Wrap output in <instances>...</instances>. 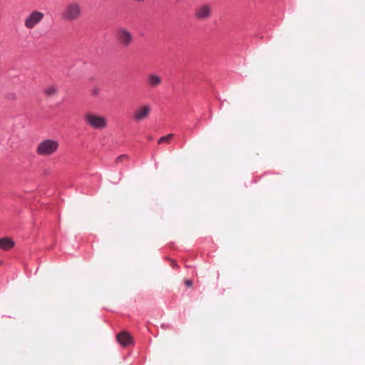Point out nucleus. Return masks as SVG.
<instances>
[{
    "instance_id": "obj_1",
    "label": "nucleus",
    "mask_w": 365,
    "mask_h": 365,
    "mask_svg": "<svg viewBox=\"0 0 365 365\" xmlns=\"http://www.w3.org/2000/svg\"><path fill=\"white\" fill-rule=\"evenodd\" d=\"M82 14L83 9L81 4L73 1L65 5L61 13V16L63 20L71 22L79 19Z\"/></svg>"
},
{
    "instance_id": "obj_2",
    "label": "nucleus",
    "mask_w": 365,
    "mask_h": 365,
    "mask_svg": "<svg viewBox=\"0 0 365 365\" xmlns=\"http://www.w3.org/2000/svg\"><path fill=\"white\" fill-rule=\"evenodd\" d=\"M83 120L91 128L103 130L108 127V118L93 112H87L83 115Z\"/></svg>"
},
{
    "instance_id": "obj_3",
    "label": "nucleus",
    "mask_w": 365,
    "mask_h": 365,
    "mask_svg": "<svg viewBox=\"0 0 365 365\" xmlns=\"http://www.w3.org/2000/svg\"><path fill=\"white\" fill-rule=\"evenodd\" d=\"M59 148V143L54 139H44L36 146V153L43 157H48L55 154Z\"/></svg>"
},
{
    "instance_id": "obj_4",
    "label": "nucleus",
    "mask_w": 365,
    "mask_h": 365,
    "mask_svg": "<svg viewBox=\"0 0 365 365\" xmlns=\"http://www.w3.org/2000/svg\"><path fill=\"white\" fill-rule=\"evenodd\" d=\"M44 17V13L38 10H33L25 17L24 25L29 30L34 29L43 21Z\"/></svg>"
},
{
    "instance_id": "obj_5",
    "label": "nucleus",
    "mask_w": 365,
    "mask_h": 365,
    "mask_svg": "<svg viewBox=\"0 0 365 365\" xmlns=\"http://www.w3.org/2000/svg\"><path fill=\"white\" fill-rule=\"evenodd\" d=\"M116 39L124 48L130 46L133 41V34L126 28L120 27L116 31Z\"/></svg>"
},
{
    "instance_id": "obj_6",
    "label": "nucleus",
    "mask_w": 365,
    "mask_h": 365,
    "mask_svg": "<svg viewBox=\"0 0 365 365\" xmlns=\"http://www.w3.org/2000/svg\"><path fill=\"white\" fill-rule=\"evenodd\" d=\"M152 108L149 104H143L138 107L133 113L132 119L140 123L148 119L151 113Z\"/></svg>"
},
{
    "instance_id": "obj_7",
    "label": "nucleus",
    "mask_w": 365,
    "mask_h": 365,
    "mask_svg": "<svg viewBox=\"0 0 365 365\" xmlns=\"http://www.w3.org/2000/svg\"><path fill=\"white\" fill-rule=\"evenodd\" d=\"M211 6L208 4H202L195 9L194 16L197 20L205 21L211 16Z\"/></svg>"
},
{
    "instance_id": "obj_8",
    "label": "nucleus",
    "mask_w": 365,
    "mask_h": 365,
    "mask_svg": "<svg viewBox=\"0 0 365 365\" xmlns=\"http://www.w3.org/2000/svg\"><path fill=\"white\" fill-rule=\"evenodd\" d=\"M116 338L118 343L123 346L132 343V337L126 331H121L116 336Z\"/></svg>"
},
{
    "instance_id": "obj_9",
    "label": "nucleus",
    "mask_w": 365,
    "mask_h": 365,
    "mask_svg": "<svg viewBox=\"0 0 365 365\" xmlns=\"http://www.w3.org/2000/svg\"><path fill=\"white\" fill-rule=\"evenodd\" d=\"M147 83L150 87L155 88L162 83V79L156 74H149L147 78Z\"/></svg>"
},
{
    "instance_id": "obj_10",
    "label": "nucleus",
    "mask_w": 365,
    "mask_h": 365,
    "mask_svg": "<svg viewBox=\"0 0 365 365\" xmlns=\"http://www.w3.org/2000/svg\"><path fill=\"white\" fill-rule=\"evenodd\" d=\"M14 246V242L7 237L0 238V248L3 250H9Z\"/></svg>"
},
{
    "instance_id": "obj_11",
    "label": "nucleus",
    "mask_w": 365,
    "mask_h": 365,
    "mask_svg": "<svg viewBox=\"0 0 365 365\" xmlns=\"http://www.w3.org/2000/svg\"><path fill=\"white\" fill-rule=\"evenodd\" d=\"M43 93L47 97H54L58 94V88L53 85L48 86L44 88Z\"/></svg>"
},
{
    "instance_id": "obj_12",
    "label": "nucleus",
    "mask_w": 365,
    "mask_h": 365,
    "mask_svg": "<svg viewBox=\"0 0 365 365\" xmlns=\"http://www.w3.org/2000/svg\"><path fill=\"white\" fill-rule=\"evenodd\" d=\"M174 135L173 133H170L165 136H163L161 137L159 140H158V144H162V143H170L171 139L173 138Z\"/></svg>"
},
{
    "instance_id": "obj_13",
    "label": "nucleus",
    "mask_w": 365,
    "mask_h": 365,
    "mask_svg": "<svg viewBox=\"0 0 365 365\" xmlns=\"http://www.w3.org/2000/svg\"><path fill=\"white\" fill-rule=\"evenodd\" d=\"M129 158L128 155H125V154H123V155H120V156H118L116 159H115V163H123L124 161H126L128 160Z\"/></svg>"
},
{
    "instance_id": "obj_14",
    "label": "nucleus",
    "mask_w": 365,
    "mask_h": 365,
    "mask_svg": "<svg viewBox=\"0 0 365 365\" xmlns=\"http://www.w3.org/2000/svg\"><path fill=\"white\" fill-rule=\"evenodd\" d=\"M100 92H101V89L98 88V87H93L91 91V93L93 96H99L100 94Z\"/></svg>"
},
{
    "instance_id": "obj_15",
    "label": "nucleus",
    "mask_w": 365,
    "mask_h": 365,
    "mask_svg": "<svg viewBox=\"0 0 365 365\" xmlns=\"http://www.w3.org/2000/svg\"><path fill=\"white\" fill-rule=\"evenodd\" d=\"M7 98L9 100H16V95L14 93H9L7 95Z\"/></svg>"
},
{
    "instance_id": "obj_16",
    "label": "nucleus",
    "mask_w": 365,
    "mask_h": 365,
    "mask_svg": "<svg viewBox=\"0 0 365 365\" xmlns=\"http://www.w3.org/2000/svg\"><path fill=\"white\" fill-rule=\"evenodd\" d=\"M185 284L187 287H191L192 285V282L190 279H185Z\"/></svg>"
},
{
    "instance_id": "obj_17",
    "label": "nucleus",
    "mask_w": 365,
    "mask_h": 365,
    "mask_svg": "<svg viewBox=\"0 0 365 365\" xmlns=\"http://www.w3.org/2000/svg\"><path fill=\"white\" fill-rule=\"evenodd\" d=\"M133 1L135 2H139V3H141V2H144L146 0H133Z\"/></svg>"
},
{
    "instance_id": "obj_18",
    "label": "nucleus",
    "mask_w": 365,
    "mask_h": 365,
    "mask_svg": "<svg viewBox=\"0 0 365 365\" xmlns=\"http://www.w3.org/2000/svg\"><path fill=\"white\" fill-rule=\"evenodd\" d=\"M173 267H178V264H176V262H173Z\"/></svg>"
}]
</instances>
